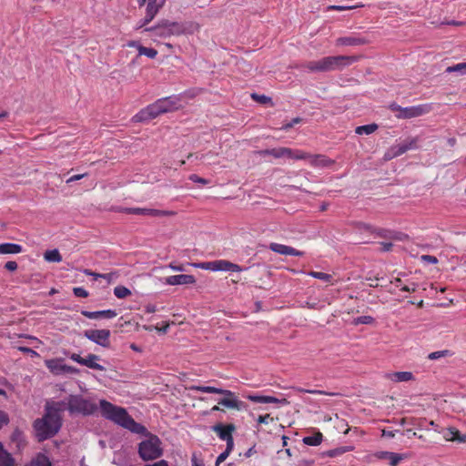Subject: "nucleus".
I'll use <instances>...</instances> for the list:
<instances>
[{
    "label": "nucleus",
    "mask_w": 466,
    "mask_h": 466,
    "mask_svg": "<svg viewBox=\"0 0 466 466\" xmlns=\"http://www.w3.org/2000/svg\"><path fill=\"white\" fill-rule=\"evenodd\" d=\"M359 5H329L327 7L328 10H336V11H344V10H351Z\"/></svg>",
    "instance_id": "obj_47"
},
{
    "label": "nucleus",
    "mask_w": 466,
    "mask_h": 466,
    "mask_svg": "<svg viewBox=\"0 0 466 466\" xmlns=\"http://www.w3.org/2000/svg\"><path fill=\"white\" fill-rule=\"evenodd\" d=\"M121 211L126 214H134L148 217H173L177 215V212L173 210H161L146 208H125Z\"/></svg>",
    "instance_id": "obj_9"
},
{
    "label": "nucleus",
    "mask_w": 466,
    "mask_h": 466,
    "mask_svg": "<svg viewBox=\"0 0 466 466\" xmlns=\"http://www.w3.org/2000/svg\"><path fill=\"white\" fill-rule=\"evenodd\" d=\"M27 466H52L49 459L42 453H38Z\"/></svg>",
    "instance_id": "obj_32"
},
{
    "label": "nucleus",
    "mask_w": 466,
    "mask_h": 466,
    "mask_svg": "<svg viewBox=\"0 0 466 466\" xmlns=\"http://www.w3.org/2000/svg\"><path fill=\"white\" fill-rule=\"evenodd\" d=\"M191 389L193 390L199 392L216 393L223 395L224 397L218 400V405H222L228 409L240 410L244 407V402L238 400L237 399L235 392L231 390H223L211 386H193Z\"/></svg>",
    "instance_id": "obj_3"
},
{
    "label": "nucleus",
    "mask_w": 466,
    "mask_h": 466,
    "mask_svg": "<svg viewBox=\"0 0 466 466\" xmlns=\"http://www.w3.org/2000/svg\"><path fill=\"white\" fill-rule=\"evenodd\" d=\"M232 450L233 447L227 446L226 450L218 456L215 466H219L228 457Z\"/></svg>",
    "instance_id": "obj_42"
},
{
    "label": "nucleus",
    "mask_w": 466,
    "mask_h": 466,
    "mask_svg": "<svg viewBox=\"0 0 466 466\" xmlns=\"http://www.w3.org/2000/svg\"><path fill=\"white\" fill-rule=\"evenodd\" d=\"M247 399L255 403H280L282 405L289 403L287 399L279 400L272 396L248 395Z\"/></svg>",
    "instance_id": "obj_22"
},
{
    "label": "nucleus",
    "mask_w": 466,
    "mask_h": 466,
    "mask_svg": "<svg viewBox=\"0 0 466 466\" xmlns=\"http://www.w3.org/2000/svg\"><path fill=\"white\" fill-rule=\"evenodd\" d=\"M73 293L75 296L78 298H86L88 297V292L82 287H76L73 289Z\"/></svg>",
    "instance_id": "obj_48"
},
{
    "label": "nucleus",
    "mask_w": 466,
    "mask_h": 466,
    "mask_svg": "<svg viewBox=\"0 0 466 466\" xmlns=\"http://www.w3.org/2000/svg\"><path fill=\"white\" fill-rule=\"evenodd\" d=\"M298 392H307V393H310V394H318V395H329V396H334L336 395L335 393H329L327 391H324V390H305V389H302V388H296L295 389Z\"/></svg>",
    "instance_id": "obj_43"
},
{
    "label": "nucleus",
    "mask_w": 466,
    "mask_h": 466,
    "mask_svg": "<svg viewBox=\"0 0 466 466\" xmlns=\"http://www.w3.org/2000/svg\"><path fill=\"white\" fill-rule=\"evenodd\" d=\"M390 380L395 382L410 381L413 380V374L410 371H398L388 374L387 376Z\"/></svg>",
    "instance_id": "obj_28"
},
{
    "label": "nucleus",
    "mask_w": 466,
    "mask_h": 466,
    "mask_svg": "<svg viewBox=\"0 0 466 466\" xmlns=\"http://www.w3.org/2000/svg\"><path fill=\"white\" fill-rule=\"evenodd\" d=\"M451 441H458L460 442H465L466 441V436L461 437L460 432L457 430L451 431Z\"/></svg>",
    "instance_id": "obj_49"
},
{
    "label": "nucleus",
    "mask_w": 466,
    "mask_h": 466,
    "mask_svg": "<svg viewBox=\"0 0 466 466\" xmlns=\"http://www.w3.org/2000/svg\"><path fill=\"white\" fill-rule=\"evenodd\" d=\"M96 403L80 395H70L67 402V410L71 414L91 415L96 410Z\"/></svg>",
    "instance_id": "obj_5"
},
{
    "label": "nucleus",
    "mask_w": 466,
    "mask_h": 466,
    "mask_svg": "<svg viewBox=\"0 0 466 466\" xmlns=\"http://www.w3.org/2000/svg\"><path fill=\"white\" fill-rule=\"evenodd\" d=\"M308 275L326 282H329L332 279V276L330 274L324 272L309 271Z\"/></svg>",
    "instance_id": "obj_38"
},
{
    "label": "nucleus",
    "mask_w": 466,
    "mask_h": 466,
    "mask_svg": "<svg viewBox=\"0 0 466 466\" xmlns=\"http://www.w3.org/2000/svg\"><path fill=\"white\" fill-rule=\"evenodd\" d=\"M377 235L380 238H390L394 239H401L400 237H393L391 236V232L386 230V229H379L377 232Z\"/></svg>",
    "instance_id": "obj_51"
},
{
    "label": "nucleus",
    "mask_w": 466,
    "mask_h": 466,
    "mask_svg": "<svg viewBox=\"0 0 466 466\" xmlns=\"http://www.w3.org/2000/svg\"><path fill=\"white\" fill-rule=\"evenodd\" d=\"M375 322V319L371 316H360L353 319L354 325L366 324L371 325Z\"/></svg>",
    "instance_id": "obj_39"
},
{
    "label": "nucleus",
    "mask_w": 466,
    "mask_h": 466,
    "mask_svg": "<svg viewBox=\"0 0 466 466\" xmlns=\"http://www.w3.org/2000/svg\"><path fill=\"white\" fill-rule=\"evenodd\" d=\"M145 466H169V463L166 460H160L154 463L146 464Z\"/></svg>",
    "instance_id": "obj_60"
},
{
    "label": "nucleus",
    "mask_w": 466,
    "mask_h": 466,
    "mask_svg": "<svg viewBox=\"0 0 466 466\" xmlns=\"http://www.w3.org/2000/svg\"><path fill=\"white\" fill-rule=\"evenodd\" d=\"M380 246H381V248H380L381 251L388 252V251L391 250L393 245L390 242H381Z\"/></svg>",
    "instance_id": "obj_58"
},
{
    "label": "nucleus",
    "mask_w": 466,
    "mask_h": 466,
    "mask_svg": "<svg viewBox=\"0 0 466 466\" xmlns=\"http://www.w3.org/2000/svg\"><path fill=\"white\" fill-rule=\"evenodd\" d=\"M81 314L90 319H113L117 315L116 311L114 309H106L99 311L82 310Z\"/></svg>",
    "instance_id": "obj_21"
},
{
    "label": "nucleus",
    "mask_w": 466,
    "mask_h": 466,
    "mask_svg": "<svg viewBox=\"0 0 466 466\" xmlns=\"http://www.w3.org/2000/svg\"><path fill=\"white\" fill-rule=\"evenodd\" d=\"M114 295L117 299H125L131 295V291L124 286H116L114 289Z\"/></svg>",
    "instance_id": "obj_36"
},
{
    "label": "nucleus",
    "mask_w": 466,
    "mask_h": 466,
    "mask_svg": "<svg viewBox=\"0 0 466 466\" xmlns=\"http://www.w3.org/2000/svg\"><path fill=\"white\" fill-rule=\"evenodd\" d=\"M451 352L450 350H439V351H434V352H431L428 355V359L429 360H438V359H441V358H444V357H448V356H451Z\"/></svg>",
    "instance_id": "obj_41"
},
{
    "label": "nucleus",
    "mask_w": 466,
    "mask_h": 466,
    "mask_svg": "<svg viewBox=\"0 0 466 466\" xmlns=\"http://www.w3.org/2000/svg\"><path fill=\"white\" fill-rule=\"evenodd\" d=\"M138 54L140 56H146L149 58H155L157 55V51L154 48H150V47H146V46H139L138 48Z\"/></svg>",
    "instance_id": "obj_37"
},
{
    "label": "nucleus",
    "mask_w": 466,
    "mask_h": 466,
    "mask_svg": "<svg viewBox=\"0 0 466 466\" xmlns=\"http://www.w3.org/2000/svg\"><path fill=\"white\" fill-rule=\"evenodd\" d=\"M420 259L422 262L429 263V264H437L438 258L431 255H422L420 257Z\"/></svg>",
    "instance_id": "obj_50"
},
{
    "label": "nucleus",
    "mask_w": 466,
    "mask_h": 466,
    "mask_svg": "<svg viewBox=\"0 0 466 466\" xmlns=\"http://www.w3.org/2000/svg\"><path fill=\"white\" fill-rule=\"evenodd\" d=\"M99 404L101 414L104 418L133 433L141 434L146 437L138 444V455L143 461H154L163 455L161 440L157 435L149 432L145 426L135 421L125 408L116 406L106 400H101Z\"/></svg>",
    "instance_id": "obj_1"
},
{
    "label": "nucleus",
    "mask_w": 466,
    "mask_h": 466,
    "mask_svg": "<svg viewBox=\"0 0 466 466\" xmlns=\"http://www.w3.org/2000/svg\"><path fill=\"white\" fill-rule=\"evenodd\" d=\"M300 120H301V119H300L299 117H296V118L292 119V121H291V122H289V123H288V124L284 125L282 128H283L284 130H289V128H291L295 124L299 123V122H300Z\"/></svg>",
    "instance_id": "obj_57"
},
{
    "label": "nucleus",
    "mask_w": 466,
    "mask_h": 466,
    "mask_svg": "<svg viewBox=\"0 0 466 466\" xmlns=\"http://www.w3.org/2000/svg\"><path fill=\"white\" fill-rule=\"evenodd\" d=\"M23 251L21 245L15 243L0 244V254H18Z\"/></svg>",
    "instance_id": "obj_27"
},
{
    "label": "nucleus",
    "mask_w": 466,
    "mask_h": 466,
    "mask_svg": "<svg viewBox=\"0 0 466 466\" xmlns=\"http://www.w3.org/2000/svg\"><path fill=\"white\" fill-rule=\"evenodd\" d=\"M84 273L86 275V276H93L95 279H97L99 278L101 279H106L107 282H111L114 279L116 278V273H105V274H100V273H95L93 271H91L90 269H85L84 270Z\"/></svg>",
    "instance_id": "obj_33"
},
{
    "label": "nucleus",
    "mask_w": 466,
    "mask_h": 466,
    "mask_svg": "<svg viewBox=\"0 0 466 466\" xmlns=\"http://www.w3.org/2000/svg\"><path fill=\"white\" fill-rule=\"evenodd\" d=\"M431 106L429 105H419L414 106L403 107L401 113L396 115L398 118H412L429 113Z\"/></svg>",
    "instance_id": "obj_13"
},
{
    "label": "nucleus",
    "mask_w": 466,
    "mask_h": 466,
    "mask_svg": "<svg viewBox=\"0 0 466 466\" xmlns=\"http://www.w3.org/2000/svg\"><path fill=\"white\" fill-rule=\"evenodd\" d=\"M164 283L170 286L190 285L196 283V279L193 275H173L167 277Z\"/></svg>",
    "instance_id": "obj_16"
},
{
    "label": "nucleus",
    "mask_w": 466,
    "mask_h": 466,
    "mask_svg": "<svg viewBox=\"0 0 466 466\" xmlns=\"http://www.w3.org/2000/svg\"><path fill=\"white\" fill-rule=\"evenodd\" d=\"M446 72L447 73L459 72L461 74H465V72H466V62L448 66L447 69H446Z\"/></svg>",
    "instance_id": "obj_40"
},
{
    "label": "nucleus",
    "mask_w": 466,
    "mask_h": 466,
    "mask_svg": "<svg viewBox=\"0 0 466 466\" xmlns=\"http://www.w3.org/2000/svg\"><path fill=\"white\" fill-rule=\"evenodd\" d=\"M366 43L367 41L364 38L357 36H345L337 39L338 46H361Z\"/></svg>",
    "instance_id": "obj_25"
},
{
    "label": "nucleus",
    "mask_w": 466,
    "mask_h": 466,
    "mask_svg": "<svg viewBox=\"0 0 466 466\" xmlns=\"http://www.w3.org/2000/svg\"><path fill=\"white\" fill-rule=\"evenodd\" d=\"M44 258L48 262H61L62 261V256L59 253L58 249H51L46 250L44 253Z\"/></svg>",
    "instance_id": "obj_34"
},
{
    "label": "nucleus",
    "mask_w": 466,
    "mask_h": 466,
    "mask_svg": "<svg viewBox=\"0 0 466 466\" xmlns=\"http://www.w3.org/2000/svg\"><path fill=\"white\" fill-rule=\"evenodd\" d=\"M323 441V434L320 431H317L313 435L306 436L302 441L304 444L309 446H319Z\"/></svg>",
    "instance_id": "obj_29"
},
{
    "label": "nucleus",
    "mask_w": 466,
    "mask_h": 466,
    "mask_svg": "<svg viewBox=\"0 0 466 466\" xmlns=\"http://www.w3.org/2000/svg\"><path fill=\"white\" fill-rule=\"evenodd\" d=\"M390 109L393 112H396L397 114L399 113H401V109H403V107H401L400 106H399L398 104L396 103H393L390 106Z\"/></svg>",
    "instance_id": "obj_62"
},
{
    "label": "nucleus",
    "mask_w": 466,
    "mask_h": 466,
    "mask_svg": "<svg viewBox=\"0 0 466 466\" xmlns=\"http://www.w3.org/2000/svg\"><path fill=\"white\" fill-rule=\"evenodd\" d=\"M327 71L341 70L359 60L355 56H325Z\"/></svg>",
    "instance_id": "obj_8"
},
{
    "label": "nucleus",
    "mask_w": 466,
    "mask_h": 466,
    "mask_svg": "<svg viewBox=\"0 0 466 466\" xmlns=\"http://www.w3.org/2000/svg\"><path fill=\"white\" fill-rule=\"evenodd\" d=\"M85 337L89 340L100 345L104 348L109 347V329H88L84 333Z\"/></svg>",
    "instance_id": "obj_11"
},
{
    "label": "nucleus",
    "mask_w": 466,
    "mask_h": 466,
    "mask_svg": "<svg viewBox=\"0 0 466 466\" xmlns=\"http://www.w3.org/2000/svg\"><path fill=\"white\" fill-rule=\"evenodd\" d=\"M416 147H417V139H415V138L407 139L398 145L393 146L390 148V153H388L386 155V157L388 159H390L392 157H399V156L406 153L410 149L416 148Z\"/></svg>",
    "instance_id": "obj_15"
},
{
    "label": "nucleus",
    "mask_w": 466,
    "mask_h": 466,
    "mask_svg": "<svg viewBox=\"0 0 466 466\" xmlns=\"http://www.w3.org/2000/svg\"><path fill=\"white\" fill-rule=\"evenodd\" d=\"M160 115H162V112L157 101H156L137 113L132 120L135 123L148 122Z\"/></svg>",
    "instance_id": "obj_10"
},
{
    "label": "nucleus",
    "mask_w": 466,
    "mask_h": 466,
    "mask_svg": "<svg viewBox=\"0 0 466 466\" xmlns=\"http://www.w3.org/2000/svg\"><path fill=\"white\" fill-rule=\"evenodd\" d=\"M19 350L22 352H25V353L36 354V352L35 350H33L32 349L27 348V347H19Z\"/></svg>",
    "instance_id": "obj_64"
},
{
    "label": "nucleus",
    "mask_w": 466,
    "mask_h": 466,
    "mask_svg": "<svg viewBox=\"0 0 466 466\" xmlns=\"http://www.w3.org/2000/svg\"><path fill=\"white\" fill-rule=\"evenodd\" d=\"M192 466H205L202 461L197 459L196 456L192 457Z\"/></svg>",
    "instance_id": "obj_63"
},
{
    "label": "nucleus",
    "mask_w": 466,
    "mask_h": 466,
    "mask_svg": "<svg viewBox=\"0 0 466 466\" xmlns=\"http://www.w3.org/2000/svg\"><path fill=\"white\" fill-rule=\"evenodd\" d=\"M160 8L161 5H147L146 16L144 17L143 20L140 21L138 28L144 27L147 25H148L154 19V17L158 13Z\"/></svg>",
    "instance_id": "obj_23"
},
{
    "label": "nucleus",
    "mask_w": 466,
    "mask_h": 466,
    "mask_svg": "<svg viewBox=\"0 0 466 466\" xmlns=\"http://www.w3.org/2000/svg\"><path fill=\"white\" fill-rule=\"evenodd\" d=\"M213 431L218 434L219 439L227 442V446L234 447L232 433L235 431V426L233 424H217L213 427Z\"/></svg>",
    "instance_id": "obj_14"
},
{
    "label": "nucleus",
    "mask_w": 466,
    "mask_h": 466,
    "mask_svg": "<svg viewBox=\"0 0 466 466\" xmlns=\"http://www.w3.org/2000/svg\"><path fill=\"white\" fill-rule=\"evenodd\" d=\"M168 267L174 270V271H178V272H182V271H185L186 268L184 267L183 264H177L175 262H171Z\"/></svg>",
    "instance_id": "obj_54"
},
{
    "label": "nucleus",
    "mask_w": 466,
    "mask_h": 466,
    "mask_svg": "<svg viewBox=\"0 0 466 466\" xmlns=\"http://www.w3.org/2000/svg\"><path fill=\"white\" fill-rule=\"evenodd\" d=\"M100 360V357L96 354H88L86 358H84L83 365L96 370L104 371L105 368L97 363V360Z\"/></svg>",
    "instance_id": "obj_24"
},
{
    "label": "nucleus",
    "mask_w": 466,
    "mask_h": 466,
    "mask_svg": "<svg viewBox=\"0 0 466 466\" xmlns=\"http://www.w3.org/2000/svg\"><path fill=\"white\" fill-rule=\"evenodd\" d=\"M189 180L193 181V182H196V183H201L203 185H206L208 184V180L205 179V178H202L200 177H198V175L196 174H192L189 176Z\"/></svg>",
    "instance_id": "obj_53"
},
{
    "label": "nucleus",
    "mask_w": 466,
    "mask_h": 466,
    "mask_svg": "<svg viewBox=\"0 0 466 466\" xmlns=\"http://www.w3.org/2000/svg\"><path fill=\"white\" fill-rule=\"evenodd\" d=\"M416 289H417V285L416 284H412L411 287L410 286H408V285H405L403 286L400 290L401 291H405V292H415L416 291Z\"/></svg>",
    "instance_id": "obj_59"
},
{
    "label": "nucleus",
    "mask_w": 466,
    "mask_h": 466,
    "mask_svg": "<svg viewBox=\"0 0 466 466\" xmlns=\"http://www.w3.org/2000/svg\"><path fill=\"white\" fill-rule=\"evenodd\" d=\"M307 157L305 159H308L309 164L313 167H326L332 166L335 162L334 160L327 157L324 155H310L306 153Z\"/></svg>",
    "instance_id": "obj_19"
},
{
    "label": "nucleus",
    "mask_w": 466,
    "mask_h": 466,
    "mask_svg": "<svg viewBox=\"0 0 466 466\" xmlns=\"http://www.w3.org/2000/svg\"><path fill=\"white\" fill-rule=\"evenodd\" d=\"M378 129V126L376 124H369L364 126L357 127L355 132L358 135H370L375 132Z\"/></svg>",
    "instance_id": "obj_35"
},
{
    "label": "nucleus",
    "mask_w": 466,
    "mask_h": 466,
    "mask_svg": "<svg viewBox=\"0 0 466 466\" xmlns=\"http://www.w3.org/2000/svg\"><path fill=\"white\" fill-rule=\"evenodd\" d=\"M195 267L200 268L206 270L211 271H232L240 272L242 268L239 265L232 263L226 259H218L208 262H202L199 264H194Z\"/></svg>",
    "instance_id": "obj_7"
},
{
    "label": "nucleus",
    "mask_w": 466,
    "mask_h": 466,
    "mask_svg": "<svg viewBox=\"0 0 466 466\" xmlns=\"http://www.w3.org/2000/svg\"><path fill=\"white\" fill-rule=\"evenodd\" d=\"M251 96L255 101L259 102L261 104H267L271 101V98L265 95L252 94Z\"/></svg>",
    "instance_id": "obj_45"
},
{
    "label": "nucleus",
    "mask_w": 466,
    "mask_h": 466,
    "mask_svg": "<svg viewBox=\"0 0 466 466\" xmlns=\"http://www.w3.org/2000/svg\"><path fill=\"white\" fill-rule=\"evenodd\" d=\"M70 359L72 360H74L75 362L80 364V365H83L84 363V358L81 357L79 354H76V353H73L71 356H70Z\"/></svg>",
    "instance_id": "obj_56"
},
{
    "label": "nucleus",
    "mask_w": 466,
    "mask_h": 466,
    "mask_svg": "<svg viewBox=\"0 0 466 466\" xmlns=\"http://www.w3.org/2000/svg\"><path fill=\"white\" fill-rule=\"evenodd\" d=\"M46 365L49 369V370L55 375H59V374L66 373V372L75 371L74 368L67 366L66 364H63L58 360H46Z\"/></svg>",
    "instance_id": "obj_18"
},
{
    "label": "nucleus",
    "mask_w": 466,
    "mask_h": 466,
    "mask_svg": "<svg viewBox=\"0 0 466 466\" xmlns=\"http://www.w3.org/2000/svg\"><path fill=\"white\" fill-rule=\"evenodd\" d=\"M162 114L173 112L182 107L180 96H171L157 99Z\"/></svg>",
    "instance_id": "obj_12"
},
{
    "label": "nucleus",
    "mask_w": 466,
    "mask_h": 466,
    "mask_svg": "<svg viewBox=\"0 0 466 466\" xmlns=\"http://www.w3.org/2000/svg\"><path fill=\"white\" fill-rule=\"evenodd\" d=\"M17 263L15 261H8L5 263V268L9 271H15L17 269Z\"/></svg>",
    "instance_id": "obj_55"
},
{
    "label": "nucleus",
    "mask_w": 466,
    "mask_h": 466,
    "mask_svg": "<svg viewBox=\"0 0 466 466\" xmlns=\"http://www.w3.org/2000/svg\"><path fill=\"white\" fill-rule=\"evenodd\" d=\"M0 466H16L15 460L6 450L0 454Z\"/></svg>",
    "instance_id": "obj_31"
},
{
    "label": "nucleus",
    "mask_w": 466,
    "mask_h": 466,
    "mask_svg": "<svg viewBox=\"0 0 466 466\" xmlns=\"http://www.w3.org/2000/svg\"><path fill=\"white\" fill-rule=\"evenodd\" d=\"M259 156H272L275 158L287 157L290 159L300 160L306 158V152L302 150H293L289 147H276L258 151Z\"/></svg>",
    "instance_id": "obj_6"
},
{
    "label": "nucleus",
    "mask_w": 466,
    "mask_h": 466,
    "mask_svg": "<svg viewBox=\"0 0 466 466\" xmlns=\"http://www.w3.org/2000/svg\"><path fill=\"white\" fill-rule=\"evenodd\" d=\"M11 441L14 442L18 450L24 448L26 444L23 431L15 428L11 434Z\"/></svg>",
    "instance_id": "obj_26"
},
{
    "label": "nucleus",
    "mask_w": 466,
    "mask_h": 466,
    "mask_svg": "<svg viewBox=\"0 0 466 466\" xmlns=\"http://www.w3.org/2000/svg\"><path fill=\"white\" fill-rule=\"evenodd\" d=\"M298 68L307 69L311 73L328 72L324 57L319 60L308 61L299 66Z\"/></svg>",
    "instance_id": "obj_20"
},
{
    "label": "nucleus",
    "mask_w": 466,
    "mask_h": 466,
    "mask_svg": "<svg viewBox=\"0 0 466 466\" xmlns=\"http://www.w3.org/2000/svg\"><path fill=\"white\" fill-rule=\"evenodd\" d=\"M65 410L64 402L47 403L42 418L36 419L33 423L38 441L54 437L62 427L61 412Z\"/></svg>",
    "instance_id": "obj_2"
},
{
    "label": "nucleus",
    "mask_w": 466,
    "mask_h": 466,
    "mask_svg": "<svg viewBox=\"0 0 466 466\" xmlns=\"http://www.w3.org/2000/svg\"><path fill=\"white\" fill-rule=\"evenodd\" d=\"M380 458L388 459L390 461V466H397L402 460V456L400 454L390 451L381 452Z\"/></svg>",
    "instance_id": "obj_30"
},
{
    "label": "nucleus",
    "mask_w": 466,
    "mask_h": 466,
    "mask_svg": "<svg viewBox=\"0 0 466 466\" xmlns=\"http://www.w3.org/2000/svg\"><path fill=\"white\" fill-rule=\"evenodd\" d=\"M347 451H348V449L345 447L337 448V449L328 451L326 452V455L330 458H333V457H336V456L345 453Z\"/></svg>",
    "instance_id": "obj_44"
},
{
    "label": "nucleus",
    "mask_w": 466,
    "mask_h": 466,
    "mask_svg": "<svg viewBox=\"0 0 466 466\" xmlns=\"http://www.w3.org/2000/svg\"><path fill=\"white\" fill-rule=\"evenodd\" d=\"M153 37L167 38L172 35H181L188 32L185 25L177 22H165L157 26L146 28Z\"/></svg>",
    "instance_id": "obj_4"
},
{
    "label": "nucleus",
    "mask_w": 466,
    "mask_h": 466,
    "mask_svg": "<svg viewBox=\"0 0 466 466\" xmlns=\"http://www.w3.org/2000/svg\"><path fill=\"white\" fill-rule=\"evenodd\" d=\"M10 421V419H9V415L0 410V430L4 427V426H6Z\"/></svg>",
    "instance_id": "obj_46"
},
{
    "label": "nucleus",
    "mask_w": 466,
    "mask_h": 466,
    "mask_svg": "<svg viewBox=\"0 0 466 466\" xmlns=\"http://www.w3.org/2000/svg\"><path fill=\"white\" fill-rule=\"evenodd\" d=\"M86 176V174H79V175H75V176H72L70 177L67 180H66V183H71V182H74V181H76V180H79L83 177H85Z\"/></svg>",
    "instance_id": "obj_61"
},
{
    "label": "nucleus",
    "mask_w": 466,
    "mask_h": 466,
    "mask_svg": "<svg viewBox=\"0 0 466 466\" xmlns=\"http://www.w3.org/2000/svg\"><path fill=\"white\" fill-rule=\"evenodd\" d=\"M269 249L275 253L285 256H297L301 257L304 255L303 251L298 250L290 246H286L279 243H270Z\"/></svg>",
    "instance_id": "obj_17"
},
{
    "label": "nucleus",
    "mask_w": 466,
    "mask_h": 466,
    "mask_svg": "<svg viewBox=\"0 0 466 466\" xmlns=\"http://www.w3.org/2000/svg\"><path fill=\"white\" fill-rule=\"evenodd\" d=\"M271 420H273V419L269 414L259 415L258 418V422L260 424H268Z\"/></svg>",
    "instance_id": "obj_52"
}]
</instances>
